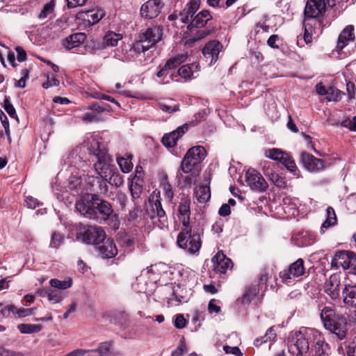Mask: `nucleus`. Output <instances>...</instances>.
<instances>
[{
    "label": "nucleus",
    "instance_id": "obj_1",
    "mask_svg": "<svg viewBox=\"0 0 356 356\" xmlns=\"http://www.w3.org/2000/svg\"><path fill=\"white\" fill-rule=\"evenodd\" d=\"M76 210L86 218L99 224L116 217L112 204L95 193L82 195L75 204Z\"/></svg>",
    "mask_w": 356,
    "mask_h": 356
},
{
    "label": "nucleus",
    "instance_id": "obj_2",
    "mask_svg": "<svg viewBox=\"0 0 356 356\" xmlns=\"http://www.w3.org/2000/svg\"><path fill=\"white\" fill-rule=\"evenodd\" d=\"M293 344L289 346V351L296 356H304L309 350V344L315 353L313 356H329L330 346L321 333L315 329L296 331L291 338Z\"/></svg>",
    "mask_w": 356,
    "mask_h": 356
},
{
    "label": "nucleus",
    "instance_id": "obj_3",
    "mask_svg": "<svg viewBox=\"0 0 356 356\" xmlns=\"http://www.w3.org/2000/svg\"><path fill=\"white\" fill-rule=\"evenodd\" d=\"M320 318L323 327L336 335L341 341L346 338L348 334L347 317L337 311L334 305H325L321 309Z\"/></svg>",
    "mask_w": 356,
    "mask_h": 356
},
{
    "label": "nucleus",
    "instance_id": "obj_4",
    "mask_svg": "<svg viewBox=\"0 0 356 356\" xmlns=\"http://www.w3.org/2000/svg\"><path fill=\"white\" fill-rule=\"evenodd\" d=\"M206 156L207 152L203 146L197 145L190 148L181 162L179 171L186 174L199 172L201 170V163Z\"/></svg>",
    "mask_w": 356,
    "mask_h": 356
},
{
    "label": "nucleus",
    "instance_id": "obj_5",
    "mask_svg": "<svg viewBox=\"0 0 356 356\" xmlns=\"http://www.w3.org/2000/svg\"><path fill=\"white\" fill-rule=\"evenodd\" d=\"M145 215L154 220L158 218L160 228L168 227V219L161 202L160 192L154 191L149 197V204L145 210Z\"/></svg>",
    "mask_w": 356,
    "mask_h": 356
},
{
    "label": "nucleus",
    "instance_id": "obj_6",
    "mask_svg": "<svg viewBox=\"0 0 356 356\" xmlns=\"http://www.w3.org/2000/svg\"><path fill=\"white\" fill-rule=\"evenodd\" d=\"M177 244L179 248L185 249L191 254L199 251L202 241L198 233H192L191 226L184 227L177 236Z\"/></svg>",
    "mask_w": 356,
    "mask_h": 356
},
{
    "label": "nucleus",
    "instance_id": "obj_7",
    "mask_svg": "<svg viewBox=\"0 0 356 356\" xmlns=\"http://www.w3.org/2000/svg\"><path fill=\"white\" fill-rule=\"evenodd\" d=\"M106 232L101 227L86 225L77 233V238L86 244L93 245L95 247L106 239Z\"/></svg>",
    "mask_w": 356,
    "mask_h": 356
},
{
    "label": "nucleus",
    "instance_id": "obj_8",
    "mask_svg": "<svg viewBox=\"0 0 356 356\" xmlns=\"http://www.w3.org/2000/svg\"><path fill=\"white\" fill-rule=\"evenodd\" d=\"M264 155L268 159L280 162L289 171L293 172L294 175H297L298 172H299L295 161L289 153L281 149L273 147L265 150Z\"/></svg>",
    "mask_w": 356,
    "mask_h": 356
},
{
    "label": "nucleus",
    "instance_id": "obj_9",
    "mask_svg": "<svg viewBox=\"0 0 356 356\" xmlns=\"http://www.w3.org/2000/svg\"><path fill=\"white\" fill-rule=\"evenodd\" d=\"M339 0H308L305 8V17L316 18L323 15L326 6L333 8Z\"/></svg>",
    "mask_w": 356,
    "mask_h": 356
},
{
    "label": "nucleus",
    "instance_id": "obj_10",
    "mask_svg": "<svg viewBox=\"0 0 356 356\" xmlns=\"http://www.w3.org/2000/svg\"><path fill=\"white\" fill-rule=\"evenodd\" d=\"M306 273L305 261L299 258L292 263L286 269L280 273V277L285 283L291 282L292 279L299 277Z\"/></svg>",
    "mask_w": 356,
    "mask_h": 356
},
{
    "label": "nucleus",
    "instance_id": "obj_11",
    "mask_svg": "<svg viewBox=\"0 0 356 356\" xmlns=\"http://www.w3.org/2000/svg\"><path fill=\"white\" fill-rule=\"evenodd\" d=\"M149 49L143 41L138 38V39L131 44H124L122 46V51L124 57L127 60L138 58L145 54V51Z\"/></svg>",
    "mask_w": 356,
    "mask_h": 356
},
{
    "label": "nucleus",
    "instance_id": "obj_12",
    "mask_svg": "<svg viewBox=\"0 0 356 356\" xmlns=\"http://www.w3.org/2000/svg\"><path fill=\"white\" fill-rule=\"evenodd\" d=\"M245 181L250 188L256 192H264L268 187L263 176L254 169L251 168L246 172Z\"/></svg>",
    "mask_w": 356,
    "mask_h": 356
},
{
    "label": "nucleus",
    "instance_id": "obj_13",
    "mask_svg": "<svg viewBox=\"0 0 356 356\" xmlns=\"http://www.w3.org/2000/svg\"><path fill=\"white\" fill-rule=\"evenodd\" d=\"M163 35V27L161 26H152L140 33L138 38L150 49L162 40Z\"/></svg>",
    "mask_w": 356,
    "mask_h": 356
},
{
    "label": "nucleus",
    "instance_id": "obj_14",
    "mask_svg": "<svg viewBox=\"0 0 356 356\" xmlns=\"http://www.w3.org/2000/svg\"><path fill=\"white\" fill-rule=\"evenodd\" d=\"M90 112L86 113L82 116L83 121L86 122H99L102 120L101 113L104 111H111V108L104 102H95L88 106Z\"/></svg>",
    "mask_w": 356,
    "mask_h": 356
},
{
    "label": "nucleus",
    "instance_id": "obj_15",
    "mask_svg": "<svg viewBox=\"0 0 356 356\" xmlns=\"http://www.w3.org/2000/svg\"><path fill=\"white\" fill-rule=\"evenodd\" d=\"M211 261L213 264L212 270L214 275L226 274L227 270H232V261L227 257L222 251H218Z\"/></svg>",
    "mask_w": 356,
    "mask_h": 356
},
{
    "label": "nucleus",
    "instance_id": "obj_16",
    "mask_svg": "<svg viewBox=\"0 0 356 356\" xmlns=\"http://www.w3.org/2000/svg\"><path fill=\"white\" fill-rule=\"evenodd\" d=\"M98 255L102 259H111L118 254V249L114 241L108 238L100 241L98 245L95 247Z\"/></svg>",
    "mask_w": 356,
    "mask_h": 356
},
{
    "label": "nucleus",
    "instance_id": "obj_17",
    "mask_svg": "<svg viewBox=\"0 0 356 356\" xmlns=\"http://www.w3.org/2000/svg\"><path fill=\"white\" fill-rule=\"evenodd\" d=\"M163 6V2L156 0H148L142 5L140 10V15L145 19H154L159 15Z\"/></svg>",
    "mask_w": 356,
    "mask_h": 356
},
{
    "label": "nucleus",
    "instance_id": "obj_18",
    "mask_svg": "<svg viewBox=\"0 0 356 356\" xmlns=\"http://www.w3.org/2000/svg\"><path fill=\"white\" fill-rule=\"evenodd\" d=\"M300 161L304 168L310 172H318L325 166L323 160L305 152L301 153Z\"/></svg>",
    "mask_w": 356,
    "mask_h": 356
},
{
    "label": "nucleus",
    "instance_id": "obj_19",
    "mask_svg": "<svg viewBox=\"0 0 356 356\" xmlns=\"http://www.w3.org/2000/svg\"><path fill=\"white\" fill-rule=\"evenodd\" d=\"M105 15V13L101 9H91L81 11L77 13L76 17L83 20L86 25L92 26L97 24Z\"/></svg>",
    "mask_w": 356,
    "mask_h": 356
},
{
    "label": "nucleus",
    "instance_id": "obj_20",
    "mask_svg": "<svg viewBox=\"0 0 356 356\" xmlns=\"http://www.w3.org/2000/svg\"><path fill=\"white\" fill-rule=\"evenodd\" d=\"M222 48V44L215 40H211L205 44L202 49V54L206 58H210V65L214 64L218 60V55Z\"/></svg>",
    "mask_w": 356,
    "mask_h": 356
},
{
    "label": "nucleus",
    "instance_id": "obj_21",
    "mask_svg": "<svg viewBox=\"0 0 356 356\" xmlns=\"http://www.w3.org/2000/svg\"><path fill=\"white\" fill-rule=\"evenodd\" d=\"M352 255H353V252L350 250L337 251L331 261L332 267L337 269L341 267L343 270H348Z\"/></svg>",
    "mask_w": 356,
    "mask_h": 356
},
{
    "label": "nucleus",
    "instance_id": "obj_22",
    "mask_svg": "<svg viewBox=\"0 0 356 356\" xmlns=\"http://www.w3.org/2000/svg\"><path fill=\"white\" fill-rule=\"evenodd\" d=\"M188 130V124H184L169 134H165L161 140L163 145L168 147H173L177 145V140Z\"/></svg>",
    "mask_w": 356,
    "mask_h": 356
},
{
    "label": "nucleus",
    "instance_id": "obj_23",
    "mask_svg": "<svg viewBox=\"0 0 356 356\" xmlns=\"http://www.w3.org/2000/svg\"><path fill=\"white\" fill-rule=\"evenodd\" d=\"M211 13L207 10H202L195 15L188 24V30L193 33L194 29L204 28L212 19Z\"/></svg>",
    "mask_w": 356,
    "mask_h": 356
},
{
    "label": "nucleus",
    "instance_id": "obj_24",
    "mask_svg": "<svg viewBox=\"0 0 356 356\" xmlns=\"http://www.w3.org/2000/svg\"><path fill=\"white\" fill-rule=\"evenodd\" d=\"M200 3V0H190L184 10L179 13L180 21L184 24L189 23L199 10Z\"/></svg>",
    "mask_w": 356,
    "mask_h": 356
},
{
    "label": "nucleus",
    "instance_id": "obj_25",
    "mask_svg": "<svg viewBox=\"0 0 356 356\" xmlns=\"http://www.w3.org/2000/svg\"><path fill=\"white\" fill-rule=\"evenodd\" d=\"M178 214L182 217V225L184 227L190 226L191 220V198L184 197L181 199L178 208Z\"/></svg>",
    "mask_w": 356,
    "mask_h": 356
},
{
    "label": "nucleus",
    "instance_id": "obj_26",
    "mask_svg": "<svg viewBox=\"0 0 356 356\" xmlns=\"http://www.w3.org/2000/svg\"><path fill=\"white\" fill-rule=\"evenodd\" d=\"M325 292L332 300L339 298L340 295V280L335 275H331L326 282Z\"/></svg>",
    "mask_w": 356,
    "mask_h": 356
},
{
    "label": "nucleus",
    "instance_id": "obj_27",
    "mask_svg": "<svg viewBox=\"0 0 356 356\" xmlns=\"http://www.w3.org/2000/svg\"><path fill=\"white\" fill-rule=\"evenodd\" d=\"M342 294L343 303L356 309V285L346 284L342 289Z\"/></svg>",
    "mask_w": 356,
    "mask_h": 356
},
{
    "label": "nucleus",
    "instance_id": "obj_28",
    "mask_svg": "<svg viewBox=\"0 0 356 356\" xmlns=\"http://www.w3.org/2000/svg\"><path fill=\"white\" fill-rule=\"evenodd\" d=\"M353 31V26L348 25L339 34L337 45V49L339 51H341L350 41L354 40Z\"/></svg>",
    "mask_w": 356,
    "mask_h": 356
},
{
    "label": "nucleus",
    "instance_id": "obj_29",
    "mask_svg": "<svg viewBox=\"0 0 356 356\" xmlns=\"http://www.w3.org/2000/svg\"><path fill=\"white\" fill-rule=\"evenodd\" d=\"M260 289L258 285L250 284L245 287L243 296L237 299L242 305H250L252 300L259 294Z\"/></svg>",
    "mask_w": 356,
    "mask_h": 356
},
{
    "label": "nucleus",
    "instance_id": "obj_30",
    "mask_svg": "<svg viewBox=\"0 0 356 356\" xmlns=\"http://www.w3.org/2000/svg\"><path fill=\"white\" fill-rule=\"evenodd\" d=\"M86 39V35L84 33H76L65 38L63 44L67 49H72L80 46Z\"/></svg>",
    "mask_w": 356,
    "mask_h": 356
},
{
    "label": "nucleus",
    "instance_id": "obj_31",
    "mask_svg": "<svg viewBox=\"0 0 356 356\" xmlns=\"http://www.w3.org/2000/svg\"><path fill=\"white\" fill-rule=\"evenodd\" d=\"M295 243L298 247H305L312 245L315 241V236L307 231L299 232L294 238Z\"/></svg>",
    "mask_w": 356,
    "mask_h": 356
},
{
    "label": "nucleus",
    "instance_id": "obj_32",
    "mask_svg": "<svg viewBox=\"0 0 356 356\" xmlns=\"http://www.w3.org/2000/svg\"><path fill=\"white\" fill-rule=\"evenodd\" d=\"M193 66H195V64L182 65L181 67L179 68L177 73L170 74V79L172 81H179L176 79L178 76H181L185 80L191 79L193 74Z\"/></svg>",
    "mask_w": 356,
    "mask_h": 356
},
{
    "label": "nucleus",
    "instance_id": "obj_33",
    "mask_svg": "<svg viewBox=\"0 0 356 356\" xmlns=\"http://www.w3.org/2000/svg\"><path fill=\"white\" fill-rule=\"evenodd\" d=\"M108 160L97 161L94 164L96 172L99 175V177L104 178L107 177L112 173V171L115 169L113 165H111L108 162Z\"/></svg>",
    "mask_w": 356,
    "mask_h": 356
},
{
    "label": "nucleus",
    "instance_id": "obj_34",
    "mask_svg": "<svg viewBox=\"0 0 356 356\" xmlns=\"http://www.w3.org/2000/svg\"><path fill=\"white\" fill-rule=\"evenodd\" d=\"M122 39V35L109 31L106 33L103 38L102 47H115L120 40Z\"/></svg>",
    "mask_w": 356,
    "mask_h": 356
},
{
    "label": "nucleus",
    "instance_id": "obj_35",
    "mask_svg": "<svg viewBox=\"0 0 356 356\" xmlns=\"http://www.w3.org/2000/svg\"><path fill=\"white\" fill-rule=\"evenodd\" d=\"M111 322L125 329L129 325V316L124 311L115 312L111 316Z\"/></svg>",
    "mask_w": 356,
    "mask_h": 356
},
{
    "label": "nucleus",
    "instance_id": "obj_36",
    "mask_svg": "<svg viewBox=\"0 0 356 356\" xmlns=\"http://www.w3.org/2000/svg\"><path fill=\"white\" fill-rule=\"evenodd\" d=\"M337 224V217L334 209L332 207H328L326 209V219L323 222L321 229V232L324 233V229H328Z\"/></svg>",
    "mask_w": 356,
    "mask_h": 356
},
{
    "label": "nucleus",
    "instance_id": "obj_37",
    "mask_svg": "<svg viewBox=\"0 0 356 356\" xmlns=\"http://www.w3.org/2000/svg\"><path fill=\"white\" fill-rule=\"evenodd\" d=\"M161 187L163 191V193L165 198L169 202H172L174 197V191L172 189V186L169 181L168 176L165 173L163 174L161 178Z\"/></svg>",
    "mask_w": 356,
    "mask_h": 356
},
{
    "label": "nucleus",
    "instance_id": "obj_38",
    "mask_svg": "<svg viewBox=\"0 0 356 356\" xmlns=\"http://www.w3.org/2000/svg\"><path fill=\"white\" fill-rule=\"evenodd\" d=\"M187 57L188 56L186 54H178L168 59L165 65L168 70H172L184 63L186 60Z\"/></svg>",
    "mask_w": 356,
    "mask_h": 356
},
{
    "label": "nucleus",
    "instance_id": "obj_39",
    "mask_svg": "<svg viewBox=\"0 0 356 356\" xmlns=\"http://www.w3.org/2000/svg\"><path fill=\"white\" fill-rule=\"evenodd\" d=\"M50 286L59 291L65 290L72 286V279L69 277L65 280H60L56 278L51 279L49 281Z\"/></svg>",
    "mask_w": 356,
    "mask_h": 356
},
{
    "label": "nucleus",
    "instance_id": "obj_40",
    "mask_svg": "<svg viewBox=\"0 0 356 356\" xmlns=\"http://www.w3.org/2000/svg\"><path fill=\"white\" fill-rule=\"evenodd\" d=\"M17 328L22 334H32L39 332L43 327L40 324L21 323L17 325Z\"/></svg>",
    "mask_w": 356,
    "mask_h": 356
},
{
    "label": "nucleus",
    "instance_id": "obj_41",
    "mask_svg": "<svg viewBox=\"0 0 356 356\" xmlns=\"http://www.w3.org/2000/svg\"><path fill=\"white\" fill-rule=\"evenodd\" d=\"M131 159L132 155L131 154L127 155V157H118L117 159L118 163L123 172L127 173L132 170Z\"/></svg>",
    "mask_w": 356,
    "mask_h": 356
},
{
    "label": "nucleus",
    "instance_id": "obj_42",
    "mask_svg": "<svg viewBox=\"0 0 356 356\" xmlns=\"http://www.w3.org/2000/svg\"><path fill=\"white\" fill-rule=\"evenodd\" d=\"M65 296L63 291L55 288L49 287L48 300L52 303H59L63 301Z\"/></svg>",
    "mask_w": 356,
    "mask_h": 356
},
{
    "label": "nucleus",
    "instance_id": "obj_43",
    "mask_svg": "<svg viewBox=\"0 0 356 356\" xmlns=\"http://www.w3.org/2000/svg\"><path fill=\"white\" fill-rule=\"evenodd\" d=\"M108 180L109 184L115 186L117 188L120 187L124 184L123 177L115 168L108 177Z\"/></svg>",
    "mask_w": 356,
    "mask_h": 356
},
{
    "label": "nucleus",
    "instance_id": "obj_44",
    "mask_svg": "<svg viewBox=\"0 0 356 356\" xmlns=\"http://www.w3.org/2000/svg\"><path fill=\"white\" fill-rule=\"evenodd\" d=\"M197 199L200 202L204 203L211 197L210 188L208 186H200L196 193Z\"/></svg>",
    "mask_w": 356,
    "mask_h": 356
},
{
    "label": "nucleus",
    "instance_id": "obj_45",
    "mask_svg": "<svg viewBox=\"0 0 356 356\" xmlns=\"http://www.w3.org/2000/svg\"><path fill=\"white\" fill-rule=\"evenodd\" d=\"M93 154L97 158V161H102L108 160V156L104 149L100 148V144L96 142L92 146Z\"/></svg>",
    "mask_w": 356,
    "mask_h": 356
},
{
    "label": "nucleus",
    "instance_id": "obj_46",
    "mask_svg": "<svg viewBox=\"0 0 356 356\" xmlns=\"http://www.w3.org/2000/svg\"><path fill=\"white\" fill-rule=\"evenodd\" d=\"M112 342L105 341L99 344V347L95 350H89L90 352H97L99 356H110Z\"/></svg>",
    "mask_w": 356,
    "mask_h": 356
},
{
    "label": "nucleus",
    "instance_id": "obj_47",
    "mask_svg": "<svg viewBox=\"0 0 356 356\" xmlns=\"http://www.w3.org/2000/svg\"><path fill=\"white\" fill-rule=\"evenodd\" d=\"M3 107L11 118L15 119L18 121V116L17 115L16 110L10 102L9 97H5Z\"/></svg>",
    "mask_w": 356,
    "mask_h": 356
},
{
    "label": "nucleus",
    "instance_id": "obj_48",
    "mask_svg": "<svg viewBox=\"0 0 356 356\" xmlns=\"http://www.w3.org/2000/svg\"><path fill=\"white\" fill-rule=\"evenodd\" d=\"M55 1L51 0L49 3L44 4L41 12L38 15L39 19H45L50 14H52L54 11Z\"/></svg>",
    "mask_w": 356,
    "mask_h": 356
},
{
    "label": "nucleus",
    "instance_id": "obj_49",
    "mask_svg": "<svg viewBox=\"0 0 356 356\" xmlns=\"http://www.w3.org/2000/svg\"><path fill=\"white\" fill-rule=\"evenodd\" d=\"M95 179L97 181V183L98 184L99 192L102 194H106L108 191V178H102L97 177Z\"/></svg>",
    "mask_w": 356,
    "mask_h": 356
},
{
    "label": "nucleus",
    "instance_id": "obj_50",
    "mask_svg": "<svg viewBox=\"0 0 356 356\" xmlns=\"http://www.w3.org/2000/svg\"><path fill=\"white\" fill-rule=\"evenodd\" d=\"M63 241V236L54 232L51 235L50 247L53 248H58Z\"/></svg>",
    "mask_w": 356,
    "mask_h": 356
},
{
    "label": "nucleus",
    "instance_id": "obj_51",
    "mask_svg": "<svg viewBox=\"0 0 356 356\" xmlns=\"http://www.w3.org/2000/svg\"><path fill=\"white\" fill-rule=\"evenodd\" d=\"M0 120L5 129L6 134L8 139L10 138V130L8 119L3 111L0 109Z\"/></svg>",
    "mask_w": 356,
    "mask_h": 356
},
{
    "label": "nucleus",
    "instance_id": "obj_52",
    "mask_svg": "<svg viewBox=\"0 0 356 356\" xmlns=\"http://www.w3.org/2000/svg\"><path fill=\"white\" fill-rule=\"evenodd\" d=\"M187 353L186 345L184 339L180 341L178 347L172 352L171 356H185Z\"/></svg>",
    "mask_w": 356,
    "mask_h": 356
},
{
    "label": "nucleus",
    "instance_id": "obj_53",
    "mask_svg": "<svg viewBox=\"0 0 356 356\" xmlns=\"http://www.w3.org/2000/svg\"><path fill=\"white\" fill-rule=\"evenodd\" d=\"M120 243L122 246L129 249L134 248L135 245L134 238L127 234L121 237Z\"/></svg>",
    "mask_w": 356,
    "mask_h": 356
},
{
    "label": "nucleus",
    "instance_id": "obj_54",
    "mask_svg": "<svg viewBox=\"0 0 356 356\" xmlns=\"http://www.w3.org/2000/svg\"><path fill=\"white\" fill-rule=\"evenodd\" d=\"M271 180L279 188H285L287 186L285 178L280 176L278 174H272Z\"/></svg>",
    "mask_w": 356,
    "mask_h": 356
},
{
    "label": "nucleus",
    "instance_id": "obj_55",
    "mask_svg": "<svg viewBox=\"0 0 356 356\" xmlns=\"http://www.w3.org/2000/svg\"><path fill=\"white\" fill-rule=\"evenodd\" d=\"M223 350L226 354H232L236 356H243V353L241 351L240 348L237 346H224Z\"/></svg>",
    "mask_w": 356,
    "mask_h": 356
},
{
    "label": "nucleus",
    "instance_id": "obj_56",
    "mask_svg": "<svg viewBox=\"0 0 356 356\" xmlns=\"http://www.w3.org/2000/svg\"><path fill=\"white\" fill-rule=\"evenodd\" d=\"M159 106L162 111L168 113L177 112L179 110V106L178 104H175L174 106H169L165 104H159Z\"/></svg>",
    "mask_w": 356,
    "mask_h": 356
},
{
    "label": "nucleus",
    "instance_id": "obj_57",
    "mask_svg": "<svg viewBox=\"0 0 356 356\" xmlns=\"http://www.w3.org/2000/svg\"><path fill=\"white\" fill-rule=\"evenodd\" d=\"M186 325V320L182 314H177L175 316L174 325L178 329L184 328Z\"/></svg>",
    "mask_w": 356,
    "mask_h": 356
},
{
    "label": "nucleus",
    "instance_id": "obj_58",
    "mask_svg": "<svg viewBox=\"0 0 356 356\" xmlns=\"http://www.w3.org/2000/svg\"><path fill=\"white\" fill-rule=\"evenodd\" d=\"M217 300L211 299L208 305V311L210 314H219L221 311L220 307L217 305Z\"/></svg>",
    "mask_w": 356,
    "mask_h": 356
},
{
    "label": "nucleus",
    "instance_id": "obj_59",
    "mask_svg": "<svg viewBox=\"0 0 356 356\" xmlns=\"http://www.w3.org/2000/svg\"><path fill=\"white\" fill-rule=\"evenodd\" d=\"M343 127L348 128L351 131H356V116L352 120L346 119L341 123Z\"/></svg>",
    "mask_w": 356,
    "mask_h": 356
},
{
    "label": "nucleus",
    "instance_id": "obj_60",
    "mask_svg": "<svg viewBox=\"0 0 356 356\" xmlns=\"http://www.w3.org/2000/svg\"><path fill=\"white\" fill-rule=\"evenodd\" d=\"M170 70L166 67V65H164L156 73V76L159 79H162L163 84H168L170 83V81H164V79L167 76V75L170 72Z\"/></svg>",
    "mask_w": 356,
    "mask_h": 356
},
{
    "label": "nucleus",
    "instance_id": "obj_61",
    "mask_svg": "<svg viewBox=\"0 0 356 356\" xmlns=\"http://www.w3.org/2000/svg\"><path fill=\"white\" fill-rule=\"evenodd\" d=\"M210 33H211L210 30H207V29L198 30L196 31V33L193 35L192 40L197 41V40L203 39V38H206Z\"/></svg>",
    "mask_w": 356,
    "mask_h": 356
},
{
    "label": "nucleus",
    "instance_id": "obj_62",
    "mask_svg": "<svg viewBox=\"0 0 356 356\" xmlns=\"http://www.w3.org/2000/svg\"><path fill=\"white\" fill-rule=\"evenodd\" d=\"M316 90L317 93L321 95H329L330 94V91H334V88L330 87L328 89H326V88L322 83H318L316 86Z\"/></svg>",
    "mask_w": 356,
    "mask_h": 356
},
{
    "label": "nucleus",
    "instance_id": "obj_63",
    "mask_svg": "<svg viewBox=\"0 0 356 356\" xmlns=\"http://www.w3.org/2000/svg\"><path fill=\"white\" fill-rule=\"evenodd\" d=\"M25 202L28 208L32 209H35L37 207H39L40 205L39 201L37 199L33 197L32 196L26 197Z\"/></svg>",
    "mask_w": 356,
    "mask_h": 356
},
{
    "label": "nucleus",
    "instance_id": "obj_64",
    "mask_svg": "<svg viewBox=\"0 0 356 356\" xmlns=\"http://www.w3.org/2000/svg\"><path fill=\"white\" fill-rule=\"evenodd\" d=\"M81 181L79 178L73 177L70 179L68 187L71 190H76L80 188Z\"/></svg>",
    "mask_w": 356,
    "mask_h": 356
}]
</instances>
